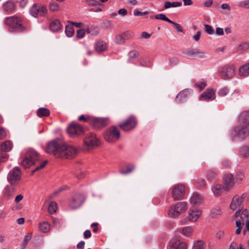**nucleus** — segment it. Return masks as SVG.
<instances>
[{
  "label": "nucleus",
  "instance_id": "1",
  "mask_svg": "<svg viewBox=\"0 0 249 249\" xmlns=\"http://www.w3.org/2000/svg\"><path fill=\"white\" fill-rule=\"evenodd\" d=\"M46 152L53 154L56 158L71 159L77 154V149L73 146L65 144L60 140L57 139L49 142Z\"/></svg>",
  "mask_w": 249,
  "mask_h": 249
},
{
  "label": "nucleus",
  "instance_id": "2",
  "mask_svg": "<svg viewBox=\"0 0 249 249\" xmlns=\"http://www.w3.org/2000/svg\"><path fill=\"white\" fill-rule=\"evenodd\" d=\"M22 18L16 15L7 17L5 19V23L9 27L11 32H24L28 28L24 26L22 23Z\"/></svg>",
  "mask_w": 249,
  "mask_h": 249
},
{
  "label": "nucleus",
  "instance_id": "3",
  "mask_svg": "<svg viewBox=\"0 0 249 249\" xmlns=\"http://www.w3.org/2000/svg\"><path fill=\"white\" fill-rule=\"evenodd\" d=\"M38 160V154L35 150L31 149L25 153L21 164L25 168H28L34 165Z\"/></svg>",
  "mask_w": 249,
  "mask_h": 249
},
{
  "label": "nucleus",
  "instance_id": "4",
  "mask_svg": "<svg viewBox=\"0 0 249 249\" xmlns=\"http://www.w3.org/2000/svg\"><path fill=\"white\" fill-rule=\"evenodd\" d=\"M67 132L71 137L75 138L83 135L84 129L80 124L72 122L68 126Z\"/></svg>",
  "mask_w": 249,
  "mask_h": 249
},
{
  "label": "nucleus",
  "instance_id": "5",
  "mask_svg": "<svg viewBox=\"0 0 249 249\" xmlns=\"http://www.w3.org/2000/svg\"><path fill=\"white\" fill-rule=\"evenodd\" d=\"M187 209L186 202H179L175 205L172 206L169 210V215L172 217H176Z\"/></svg>",
  "mask_w": 249,
  "mask_h": 249
},
{
  "label": "nucleus",
  "instance_id": "6",
  "mask_svg": "<svg viewBox=\"0 0 249 249\" xmlns=\"http://www.w3.org/2000/svg\"><path fill=\"white\" fill-rule=\"evenodd\" d=\"M219 73L223 79L231 78L235 74V67L233 65H225L219 69Z\"/></svg>",
  "mask_w": 249,
  "mask_h": 249
},
{
  "label": "nucleus",
  "instance_id": "7",
  "mask_svg": "<svg viewBox=\"0 0 249 249\" xmlns=\"http://www.w3.org/2000/svg\"><path fill=\"white\" fill-rule=\"evenodd\" d=\"M30 13L35 18L38 16L43 17L47 14V9L44 5L34 4L30 8Z\"/></svg>",
  "mask_w": 249,
  "mask_h": 249
},
{
  "label": "nucleus",
  "instance_id": "8",
  "mask_svg": "<svg viewBox=\"0 0 249 249\" xmlns=\"http://www.w3.org/2000/svg\"><path fill=\"white\" fill-rule=\"evenodd\" d=\"M232 135L233 137L237 136L242 140H244L249 136V128H247V125L240 124L234 128Z\"/></svg>",
  "mask_w": 249,
  "mask_h": 249
},
{
  "label": "nucleus",
  "instance_id": "9",
  "mask_svg": "<svg viewBox=\"0 0 249 249\" xmlns=\"http://www.w3.org/2000/svg\"><path fill=\"white\" fill-rule=\"evenodd\" d=\"M185 193V186L181 184L176 185L172 188V194L173 198L175 200L181 199Z\"/></svg>",
  "mask_w": 249,
  "mask_h": 249
},
{
  "label": "nucleus",
  "instance_id": "10",
  "mask_svg": "<svg viewBox=\"0 0 249 249\" xmlns=\"http://www.w3.org/2000/svg\"><path fill=\"white\" fill-rule=\"evenodd\" d=\"M21 178V171L18 167H15L10 171L7 176V179L12 185H15L17 181Z\"/></svg>",
  "mask_w": 249,
  "mask_h": 249
},
{
  "label": "nucleus",
  "instance_id": "11",
  "mask_svg": "<svg viewBox=\"0 0 249 249\" xmlns=\"http://www.w3.org/2000/svg\"><path fill=\"white\" fill-rule=\"evenodd\" d=\"M137 122L134 116H130L124 123L119 124V127L124 131H128L134 129L137 124Z\"/></svg>",
  "mask_w": 249,
  "mask_h": 249
},
{
  "label": "nucleus",
  "instance_id": "12",
  "mask_svg": "<svg viewBox=\"0 0 249 249\" xmlns=\"http://www.w3.org/2000/svg\"><path fill=\"white\" fill-rule=\"evenodd\" d=\"M84 142L85 145L89 149L98 146L99 145V139L97 138L96 135L93 133L87 135L84 139Z\"/></svg>",
  "mask_w": 249,
  "mask_h": 249
},
{
  "label": "nucleus",
  "instance_id": "13",
  "mask_svg": "<svg viewBox=\"0 0 249 249\" xmlns=\"http://www.w3.org/2000/svg\"><path fill=\"white\" fill-rule=\"evenodd\" d=\"M133 36V33L127 31L122 34L117 35L114 39V42L116 44L121 45L125 43L126 40L132 38Z\"/></svg>",
  "mask_w": 249,
  "mask_h": 249
},
{
  "label": "nucleus",
  "instance_id": "14",
  "mask_svg": "<svg viewBox=\"0 0 249 249\" xmlns=\"http://www.w3.org/2000/svg\"><path fill=\"white\" fill-rule=\"evenodd\" d=\"M107 124V119L96 117H92L90 124L95 129H100L104 127Z\"/></svg>",
  "mask_w": 249,
  "mask_h": 249
},
{
  "label": "nucleus",
  "instance_id": "15",
  "mask_svg": "<svg viewBox=\"0 0 249 249\" xmlns=\"http://www.w3.org/2000/svg\"><path fill=\"white\" fill-rule=\"evenodd\" d=\"M169 249H187V245L185 243L179 240L174 238L171 239L168 244Z\"/></svg>",
  "mask_w": 249,
  "mask_h": 249
},
{
  "label": "nucleus",
  "instance_id": "16",
  "mask_svg": "<svg viewBox=\"0 0 249 249\" xmlns=\"http://www.w3.org/2000/svg\"><path fill=\"white\" fill-rule=\"evenodd\" d=\"M84 196L81 194H76L70 202V206L72 209L80 207L84 201Z\"/></svg>",
  "mask_w": 249,
  "mask_h": 249
},
{
  "label": "nucleus",
  "instance_id": "17",
  "mask_svg": "<svg viewBox=\"0 0 249 249\" xmlns=\"http://www.w3.org/2000/svg\"><path fill=\"white\" fill-rule=\"evenodd\" d=\"M120 131L115 126H112L110 129V142H114L120 139Z\"/></svg>",
  "mask_w": 249,
  "mask_h": 249
},
{
  "label": "nucleus",
  "instance_id": "18",
  "mask_svg": "<svg viewBox=\"0 0 249 249\" xmlns=\"http://www.w3.org/2000/svg\"><path fill=\"white\" fill-rule=\"evenodd\" d=\"M224 183L225 189L227 191L230 190L234 185V181L231 174H227L224 177Z\"/></svg>",
  "mask_w": 249,
  "mask_h": 249
},
{
  "label": "nucleus",
  "instance_id": "19",
  "mask_svg": "<svg viewBox=\"0 0 249 249\" xmlns=\"http://www.w3.org/2000/svg\"><path fill=\"white\" fill-rule=\"evenodd\" d=\"M184 53L189 56H197L199 58H204L206 56V53L205 52L197 49L188 50Z\"/></svg>",
  "mask_w": 249,
  "mask_h": 249
},
{
  "label": "nucleus",
  "instance_id": "20",
  "mask_svg": "<svg viewBox=\"0 0 249 249\" xmlns=\"http://www.w3.org/2000/svg\"><path fill=\"white\" fill-rule=\"evenodd\" d=\"M201 214V211L196 208L191 209L189 212V219L191 221H196Z\"/></svg>",
  "mask_w": 249,
  "mask_h": 249
},
{
  "label": "nucleus",
  "instance_id": "21",
  "mask_svg": "<svg viewBox=\"0 0 249 249\" xmlns=\"http://www.w3.org/2000/svg\"><path fill=\"white\" fill-rule=\"evenodd\" d=\"M215 93L213 89L207 90L206 92L203 93L200 97V99L201 100H209L210 99H214Z\"/></svg>",
  "mask_w": 249,
  "mask_h": 249
},
{
  "label": "nucleus",
  "instance_id": "22",
  "mask_svg": "<svg viewBox=\"0 0 249 249\" xmlns=\"http://www.w3.org/2000/svg\"><path fill=\"white\" fill-rule=\"evenodd\" d=\"M203 201V196L196 192H195L190 198V202L194 205H199Z\"/></svg>",
  "mask_w": 249,
  "mask_h": 249
},
{
  "label": "nucleus",
  "instance_id": "23",
  "mask_svg": "<svg viewBox=\"0 0 249 249\" xmlns=\"http://www.w3.org/2000/svg\"><path fill=\"white\" fill-rule=\"evenodd\" d=\"M190 90L184 89L178 93L176 97V100L178 103H181L187 98L190 94Z\"/></svg>",
  "mask_w": 249,
  "mask_h": 249
},
{
  "label": "nucleus",
  "instance_id": "24",
  "mask_svg": "<svg viewBox=\"0 0 249 249\" xmlns=\"http://www.w3.org/2000/svg\"><path fill=\"white\" fill-rule=\"evenodd\" d=\"M242 204V203L239 200V196L235 195L232 198L230 207L231 210L234 211L237 209H240Z\"/></svg>",
  "mask_w": 249,
  "mask_h": 249
},
{
  "label": "nucleus",
  "instance_id": "25",
  "mask_svg": "<svg viewBox=\"0 0 249 249\" xmlns=\"http://www.w3.org/2000/svg\"><path fill=\"white\" fill-rule=\"evenodd\" d=\"M240 124L249 125V111L242 112L239 119Z\"/></svg>",
  "mask_w": 249,
  "mask_h": 249
},
{
  "label": "nucleus",
  "instance_id": "26",
  "mask_svg": "<svg viewBox=\"0 0 249 249\" xmlns=\"http://www.w3.org/2000/svg\"><path fill=\"white\" fill-rule=\"evenodd\" d=\"M62 25L58 19H54L51 22L50 29L53 32H58L62 28Z\"/></svg>",
  "mask_w": 249,
  "mask_h": 249
},
{
  "label": "nucleus",
  "instance_id": "27",
  "mask_svg": "<svg viewBox=\"0 0 249 249\" xmlns=\"http://www.w3.org/2000/svg\"><path fill=\"white\" fill-rule=\"evenodd\" d=\"M16 4L15 2L12 0H8L4 3L3 7L4 10L7 12L10 13L14 11Z\"/></svg>",
  "mask_w": 249,
  "mask_h": 249
},
{
  "label": "nucleus",
  "instance_id": "28",
  "mask_svg": "<svg viewBox=\"0 0 249 249\" xmlns=\"http://www.w3.org/2000/svg\"><path fill=\"white\" fill-rule=\"evenodd\" d=\"M107 49V45L103 41L99 40L95 45V49L99 53L104 52Z\"/></svg>",
  "mask_w": 249,
  "mask_h": 249
},
{
  "label": "nucleus",
  "instance_id": "29",
  "mask_svg": "<svg viewBox=\"0 0 249 249\" xmlns=\"http://www.w3.org/2000/svg\"><path fill=\"white\" fill-rule=\"evenodd\" d=\"M239 73L240 75L246 77L249 75V63L244 65L239 68Z\"/></svg>",
  "mask_w": 249,
  "mask_h": 249
},
{
  "label": "nucleus",
  "instance_id": "30",
  "mask_svg": "<svg viewBox=\"0 0 249 249\" xmlns=\"http://www.w3.org/2000/svg\"><path fill=\"white\" fill-rule=\"evenodd\" d=\"M223 189V186L221 184H216L212 187V190L215 196H219L221 195Z\"/></svg>",
  "mask_w": 249,
  "mask_h": 249
},
{
  "label": "nucleus",
  "instance_id": "31",
  "mask_svg": "<svg viewBox=\"0 0 249 249\" xmlns=\"http://www.w3.org/2000/svg\"><path fill=\"white\" fill-rule=\"evenodd\" d=\"M206 176L209 180L211 181H216L218 178L217 173L212 170H209L207 172Z\"/></svg>",
  "mask_w": 249,
  "mask_h": 249
},
{
  "label": "nucleus",
  "instance_id": "32",
  "mask_svg": "<svg viewBox=\"0 0 249 249\" xmlns=\"http://www.w3.org/2000/svg\"><path fill=\"white\" fill-rule=\"evenodd\" d=\"M38 228L43 232H48L50 230V225L48 222H43L39 224Z\"/></svg>",
  "mask_w": 249,
  "mask_h": 249
},
{
  "label": "nucleus",
  "instance_id": "33",
  "mask_svg": "<svg viewBox=\"0 0 249 249\" xmlns=\"http://www.w3.org/2000/svg\"><path fill=\"white\" fill-rule=\"evenodd\" d=\"M49 110L45 107H41L37 111V115L39 117H46L50 115Z\"/></svg>",
  "mask_w": 249,
  "mask_h": 249
},
{
  "label": "nucleus",
  "instance_id": "34",
  "mask_svg": "<svg viewBox=\"0 0 249 249\" xmlns=\"http://www.w3.org/2000/svg\"><path fill=\"white\" fill-rule=\"evenodd\" d=\"M86 32L92 36H97L99 33V29L97 26H91L87 28Z\"/></svg>",
  "mask_w": 249,
  "mask_h": 249
},
{
  "label": "nucleus",
  "instance_id": "35",
  "mask_svg": "<svg viewBox=\"0 0 249 249\" xmlns=\"http://www.w3.org/2000/svg\"><path fill=\"white\" fill-rule=\"evenodd\" d=\"M196 186L197 188L200 189H205L207 187L206 182L204 179L198 178L196 182Z\"/></svg>",
  "mask_w": 249,
  "mask_h": 249
},
{
  "label": "nucleus",
  "instance_id": "36",
  "mask_svg": "<svg viewBox=\"0 0 249 249\" xmlns=\"http://www.w3.org/2000/svg\"><path fill=\"white\" fill-rule=\"evenodd\" d=\"M240 152L243 158H248L249 157V146L248 145L243 146L241 148Z\"/></svg>",
  "mask_w": 249,
  "mask_h": 249
},
{
  "label": "nucleus",
  "instance_id": "37",
  "mask_svg": "<svg viewBox=\"0 0 249 249\" xmlns=\"http://www.w3.org/2000/svg\"><path fill=\"white\" fill-rule=\"evenodd\" d=\"M12 143L10 141H6L1 145V149L2 151L6 152L9 151L12 148Z\"/></svg>",
  "mask_w": 249,
  "mask_h": 249
},
{
  "label": "nucleus",
  "instance_id": "38",
  "mask_svg": "<svg viewBox=\"0 0 249 249\" xmlns=\"http://www.w3.org/2000/svg\"><path fill=\"white\" fill-rule=\"evenodd\" d=\"M181 4H182V3L180 2L176 1V2H170L168 1H167L164 2V7L165 9H168L171 7H175L180 6L181 5Z\"/></svg>",
  "mask_w": 249,
  "mask_h": 249
},
{
  "label": "nucleus",
  "instance_id": "39",
  "mask_svg": "<svg viewBox=\"0 0 249 249\" xmlns=\"http://www.w3.org/2000/svg\"><path fill=\"white\" fill-rule=\"evenodd\" d=\"M249 49V43H243L238 46L237 51L239 53H242L244 51L247 50Z\"/></svg>",
  "mask_w": 249,
  "mask_h": 249
},
{
  "label": "nucleus",
  "instance_id": "40",
  "mask_svg": "<svg viewBox=\"0 0 249 249\" xmlns=\"http://www.w3.org/2000/svg\"><path fill=\"white\" fill-rule=\"evenodd\" d=\"M65 33L68 37H71L74 33L73 27L71 25H66L65 28Z\"/></svg>",
  "mask_w": 249,
  "mask_h": 249
},
{
  "label": "nucleus",
  "instance_id": "41",
  "mask_svg": "<svg viewBox=\"0 0 249 249\" xmlns=\"http://www.w3.org/2000/svg\"><path fill=\"white\" fill-rule=\"evenodd\" d=\"M57 209L56 203L54 201L51 202L48 207L49 213L51 214H53L56 211Z\"/></svg>",
  "mask_w": 249,
  "mask_h": 249
},
{
  "label": "nucleus",
  "instance_id": "42",
  "mask_svg": "<svg viewBox=\"0 0 249 249\" xmlns=\"http://www.w3.org/2000/svg\"><path fill=\"white\" fill-rule=\"evenodd\" d=\"M49 9L53 12L57 11L59 9V5L55 1H51L49 4Z\"/></svg>",
  "mask_w": 249,
  "mask_h": 249
},
{
  "label": "nucleus",
  "instance_id": "43",
  "mask_svg": "<svg viewBox=\"0 0 249 249\" xmlns=\"http://www.w3.org/2000/svg\"><path fill=\"white\" fill-rule=\"evenodd\" d=\"M235 178L237 183H241L245 178L244 173L242 172L237 173L236 175Z\"/></svg>",
  "mask_w": 249,
  "mask_h": 249
},
{
  "label": "nucleus",
  "instance_id": "44",
  "mask_svg": "<svg viewBox=\"0 0 249 249\" xmlns=\"http://www.w3.org/2000/svg\"><path fill=\"white\" fill-rule=\"evenodd\" d=\"M205 245L203 241L198 240L195 242L192 249H204Z\"/></svg>",
  "mask_w": 249,
  "mask_h": 249
},
{
  "label": "nucleus",
  "instance_id": "45",
  "mask_svg": "<svg viewBox=\"0 0 249 249\" xmlns=\"http://www.w3.org/2000/svg\"><path fill=\"white\" fill-rule=\"evenodd\" d=\"M92 117H90V116H86V117L84 115H81V116H80L78 117V120L79 121H81V122H88L90 124V122H91V120H92Z\"/></svg>",
  "mask_w": 249,
  "mask_h": 249
},
{
  "label": "nucleus",
  "instance_id": "46",
  "mask_svg": "<svg viewBox=\"0 0 249 249\" xmlns=\"http://www.w3.org/2000/svg\"><path fill=\"white\" fill-rule=\"evenodd\" d=\"M182 232L184 235L189 236L191 235L193 230L190 227H186L183 228Z\"/></svg>",
  "mask_w": 249,
  "mask_h": 249
},
{
  "label": "nucleus",
  "instance_id": "47",
  "mask_svg": "<svg viewBox=\"0 0 249 249\" xmlns=\"http://www.w3.org/2000/svg\"><path fill=\"white\" fill-rule=\"evenodd\" d=\"M155 18L157 19H160L166 21L169 23L171 22L170 19L166 17V16L163 14H158L155 16Z\"/></svg>",
  "mask_w": 249,
  "mask_h": 249
},
{
  "label": "nucleus",
  "instance_id": "48",
  "mask_svg": "<svg viewBox=\"0 0 249 249\" xmlns=\"http://www.w3.org/2000/svg\"><path fill=\"white\" fill-rule=\"evenodd\" d=\"M15 192V189L13 187L10 188L9 187H7L5 189V194L8 196H12Z\"/></svg>",
  "mask_w": 249,
  "mask_h": 249
},
{
  "label": "nucleus",
  "instance_id": "49",
  "mask_svg": "<svg viewBox=\"0 0 249 249\" xmlns=\"http://www.w3.org/2000/svg\"><path fill=\"white\" fill-rule=\"evenodd\" d=\"M86 32V30L84 29L78 30L76 32V37L79 39L83 38L85 36Z\"/></svg>",
  "mask_w": 249,
  "mask_h": 249
},
{
  "label": "nucleus",
  "instance_id": "50",
  "mask_svg": "<svg viewBox=\"0 0 249 249\" xmlns=\"http://www.w3.org/2000/svg\"><path fill=\"white\" fill-rule=\"evenodd\" d=\"M47 162V160L44 161L39 166H36L34 170L32 171L31 175H33L35 172L43 168L46 165Z\"/></svg>",
  "mask_w": 249,
  "mask_h": 249
},
{
  "label": "nucleus",
  "instance_id": "51",
  "mask_svg": "<svg viewBox=\"0 0 249 249\" xmlns=\"http://www.w3.org/2000/svg\"><path fill=\"white\" fill-rule=\"evenodd\" d=\"M8 155L5 152H1L0 153V162H4L8 159Z\"/></svg>",
  "mask_w": 249,
  "mask_h": 249
},
{
  "label": "nucleus",
  "instance_id": "52",
  "mask_svg": "<svg viewBox=\"0 0 249 249\" xmlns=\"http://www.w3.org/2000/svg\"><path fill=\"white\" fill-rule=\"evenodd\" d=\"M171 22H170V23L172 24L174 26L175 29L177 30L178 32H183V28L179 24L177 23L172 20L171 21Z\"/></svg>",
  "mask_w": 249,
  "mask_h": 249
},
{
  "label": "nucleus",
  "instance_id": "53",
  "mask_svg": "<svg viewBox=\"0 0 249 249\" xmlns=\"http://www.w3.org/2000/svg\"><path fill=\"white\" fill-rule=\"evenodd\" d=\"M204 30L207 34L209 35H212L214 33L212 27L208 24L204 25Z\"/></svg>",
  "mask_w": 249,
  "mask_h": 249
},
{
  "label": "nucleus",
  "instance_id": "54",
  "mask_svg": "<svg viewBox=\"0 0 249 249\" xmlns=\"http://www.w3.org/2000/svg\"><path fill=\"white\" fill-rule=\"evenodd\" d=\"M221 213V210L220 209H213L211 212V215L213 217H215L217 215Z\"/></svg>",
  "mask_w": 249,
  "mask_h": 249
},
{
  "label": "nucleus",
  "instance_id": "55",
  "mask_svg": "<svg viewBox=\"0 0 249 249\" xmlns=\"http://www.w3.org/2000/svg\"><path fill=\"white\" fill-rule=\"evenodd\" d=\"M62 225L61 221L58 218H54L53 219V227L55 228L61 227Z\"/></svg>",
  "mask_w": 249,
  "mask_h": 249
},
{
  "label": "nucleus",
  "instance_id": "56",
  "mask_svg": "<svg viewBox=\"0 0 249 249\" xmlns=\"http://www.w3.org/2000/svg\"><path fill=\"white\" fill-rule=\"evenodd\" d=\"M139 55V53L135 50L131 51L129 53V58L131 59H134L137 57Z\"/></svg>",
  "mask_w": 249,
  "mask_h": 249
},
{
  "label": "nucleus",
  "instance_id": "57",
  "mask_svg": "<svg viewBox=\"0 0 249 249\" xmlns=\"http://www.w3.org/2000/svg\"><path fill=\"white\" fill-rule=\"evenodd\" d=\"M249 213L247 209H244L241 213V218L242 220H245L246 218H248L249 217Z\"/></svg>",
  "mask_w": 249,
  "mask_h": 249
},
{
  "label": "nucleus",
  "instance_id": "58",
  "mask_svg": "<svg viewBox=\"0 0 249 249\" xmlns=\"http://www.w3.org/2000/svg\"><path fill=\"white\" fill-rule=\"evenodd\" d=\"M239 6L241 7L249 9V0L241 1L239 3Z\"/></svg>",
  "mask_w": 249,
  "mask_h": 249
},
{
  "label": "nucleus",
  "instance_id": "59",
  "mask_svg": "<svg viewBox=\"0 0 249 249\" xmlns=\"http://www.w3.org/2000/svg\"><path fill=\"white\" fill-rule=\"evenodd\" d=\"M31 237H32V234L31 233L29 234L28 235H26L25 236L24 239V241H23V248H24L26 246V245L28 244V242L31 239Z\"/></svg>",
  "mask_w": 249,
  "mask_h": 249
},
{
  "label": "nucleus",
  "instance_id": "60",
  "mask_svg": "<svg viewBox=\"0 0 249 249\" xmlns=\"http://www.w3.org/2000/svg\"><path fill=\"white\" fill-rule=\"evenodd\" d=\"M179 62V60L177 57H173L170 58V64L172 66L176 65Z\"/></svg>",
  "mask_w": 249,
  "mask_h": 249
},
{
  "label": "nucleus",
  "instance_id": "61",
  "mask_svg": "<svg viewBox=\"0 0 249 249\" xmlns=\"http://www.w3.org/2000/svg\"><path fill=\"white\" fill-rule=\"evenodd\" d=\"M228 93V89L227 88H223L220 90L218 92V94L220 96H224L226 95Z\"/></svg>",
  "mask_w": 249,
  "mask_h": 249
},
{
  "label": "nucleus",
  "instance_id": "62",
  "mask_svg": "<svg viewBox=\"0 0 249 249\" xmlns=\"http://www.w3.org/2000/svg\"><path fill=\"white\" fill-rule=\"evenodd\" d=\"M222 165L226 168H230L231 166V162L228 160H225L222 162Z\"/></svg>",
  "mask_w": 249,
  "mask_h": 249
},
{
  "label": "nucleus",
  "instance_id": "63",
  "mask_svg": "<svg viewBox=\"0 0 249 249\" xmlns=\"http://www.w3.org/2000/svg\"><path fill=\"white\" fill-rule=\"evenodd\" d=\"M133 170V167H127L126 169H122L121 173L123 174H127L131 172Z\"/></svg>",
  "mask_w": 249,
  "mask_h": 249
},
{
  "label": "nucleus",
  "instance_id": "64",
  "mask_svg": "<svg viewBox=\"0 0 249 249\" xmlns=\"http://www.w3.org/2000/svg\"><path fill=\"white\" fill-rule=\"evenodd\" d=\"M86 3L89 5L94 6L98 5L99 2L95 0H87Z\"/></svg>",
  "mask_w": 249,
  "mask_h": 249
}]
</instances>
